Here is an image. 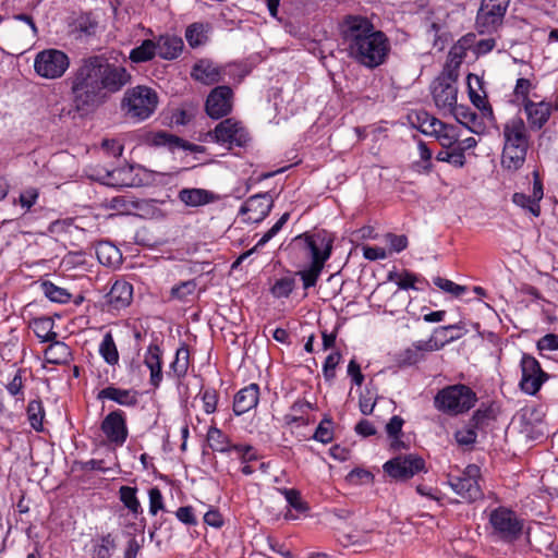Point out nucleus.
<instances>
[{"mask_svg":"<svg viewBox=\"0 0 558 558\" xmlns=\"http://www.w3.org/2000/svg\"><path fill=\"white\" fill-rule=\"evenodd\" d=\"M126 68L110 62L102 56H92L66 78L74 109L82 114L90 113L102 106L113 94L131 83Z\"/></svg>","mask_w":558,"mask_h":558,"instance_id":"f257e3e1","label":"nucleus"},{"mask_svg":"<svg viewBox=\"0 0 558 558\" xmlns=\"http://www.w3.org/2000/svg\"><path fill=\"white\" fill-rule=\"evenodd\" d=\"M340 33L349 56L360 64L374 69L386 61L390 41L384 32L375 28L368 17L356 14L344 16Z\"/></svg>","mask_w":558,"mask_h":558,"instance_id":"f03ea898","label":"nucleus"},{"mask_svg":"<svg viewBox=\"0 0 558 558\" xmlns=\"http://www.w3.org/2000/svg\"><path fill=\"white\" fill-rule=\"evenodd\" d=\"M502 150L500 165L504 170L515 172L523 167L531 146L530 130L521 117L508 119L501 130Z\"/></svg>","mask_w":558,"mask_h":558,"instance_id":"7ed1b4c3","label":"nucleus"},{"mask_svg":"<svg viewBox=\"0 0 558 558\" xmlns=\"http://www.w3.org/2000/svg\"><path fill=\"white\" fill-rule=\"evenodd\" d=\"M476 401V393L470 387L456 384L440 389L434 398V405L448 415H459L471 410Z\"/></svg>","mask_w":558,"mask_h":558,"instance_id":"20e7f679","label":"nucleus"},{"mask_svg":"<svg viewBox=\"0 0 558 558\" xmlns=\"http://www.w3.org/2000/svg\"><path fill=\"white\" fill-rule=\"evenodd\" d=\"M158 96L147 86L138 85L125 92L121 101V108L125 113L138 121L146 120L156 110Z\"/></svg>","mask_w":558,"mask_h":558,"instance_id":"39448f33","label":"nucleus"},{"mask_svg":"<svg viewBox=\"0 0 558 558\" xmlns=\"http://www.w3.org/2000/svg\"><path fill=\"white\" fill-rule=\"evenodd\" d=\"M510 0H482L478 8L475 27L480 34H494L504 24Z\"/></svg>","mask_w":558,"mask_h":558,"instance_id":"423d86ee","label":"nucleus"},{"mask_svg":"<svg viewBox=\"0 0 558 558\" xmlns=\"http://www.w3.org/2000/svg\"><path fill=\"white\" fill-rule=\"evenodd\" d=\"M207 136L218 144L228 145L229 148L244 147L250 141V134L243 123L232 118L220 121Z\"/></svg>","mask_w":558,"mask_h":558,"instance_id":"0eeeda50","label":"nucleus"},{"mask_svg":"<svg viewBox=\"0 0 558 558\" xmlns=\"http://www.w3.org/2000/svg\"><path fill=\"white\" fill-rule=\"evenodd\" d=\"M69 57L58 49H46L37 53L34 61L36 73L45 78H59L69 69Z\"/></svg>","mask_w":558,"mask_h":558,"instance_id":"6e6552de","label":"nucleus"},{"mask_svg":"<svg viewBox=\"0 0 558 558\" xmlns=\"http://www.w3.org/2000/svg\"><path fill=\"white\" fill-rule=\"evenodd\" d=\"M481 470L475 464H469L461 475L449 476V485L462 499L473 502L483 497L478 483Z\"/></svg>","mask_w":558,"mask_h":558,"instance_id":"1a4fd4ad","label":"nucleus"},{"mask_svg":"<svg viewBox=\"0 0 558 558\" xmlns=\"http://www.w3.org/2000/svg\"><path fill=\"white\" fill-rule=\"evenodd\" d=\"M383 469L396 481H408L420 472H426L425 461L417 454H400L387 461Z\"/></svg>","mask_w":558,"mask_h":558,"instance_id":"9d476101","label":"nucleus"},{"mask_svg":"<svg viewBox=\"0 0 558 558\" xmlns=\"http://www.w3.org/2000/svg\"><path fill=\"white\" fill-rule=\"evenodd\" d=\"M489 523L495 534L504 541L518 538L523 527L517 514L506 507L494 509L489 514Z\"/></svg>","mask_w":558,"mask_h":558,"instance_id":"9b49d317","label":"nucleus"},{"mask_svg":"<svg viewBox=\"0 0 558 558\" xmlns=\"http://www.w3.org/2000/svg\"><path fill=\"white\" fill-rule=\"evenodd\" d=\"M302 244L303 251L312 258V263L325 266L332 252V239L325 231L313 234L304 233L295 239Z\"/></svg>","mask_w":558,"mask_h":558,"instance_id":"f8f14e48","label":"nucleus"},{"mask_svg":"<svg viewBox=\"0 0 558 558\" xmlns=\"http://www.w3.org/2000/svg\"><path fill=\"white\" fill-rule=\"evenodd\" d=\"M135 167L124 166L114 169L97 167L93 178L100 183L113 187H133L142 184V179L134 173Z\"/></svg>","mask_w":558,"mask_h":558,"instance_id":"ddd939ff","label":"nucleus"},{"mask_svg":"<svg viewBox=\"0 0 558 558\" xmlns=\"http://www.w3.org/2000/svg\"><path fill=\"white\" fill-rule=\"evenodd\" d=\"M435 105L445 114L454 110L457 104L458 87L456 78L451 74L439 76L432 88Z\"/></svg>","mask_w":558,"mask_h":558,"instance_id":"4468645a","label":"nucleus"},{"mask_svg":"<svg viewBox=\"0 0 558 558\" xmlns=\"http://www.w3.org/2000/svg\"><path fill=\"white\" fill-rule=\"evenodd\" d=\"M520 365L522 372L521 390L529 395H535L547 379V374L543 372L538 361L529 354L522 355Z\"/></svg>","mask_w":558,"mask_h":558,"instance_id":"2eb2a0df","label":"nucleus"},{"mask_svg":"<svg viewBox=\"0 0 558 558\" xmlns=\"http://www.w3.org/2000/svg\"><path fill=\"white\" fill-rule=\"evenodd\" d=\"M100 429L109 445L122 447L129 436L126 417L123 411L114 410L108 413L101 422Z\"/></svg>","mask_w":558,"mask_h":558,"instance_id":"dca6fc26","label":"nucleus"},{"mask_svg":"<svg viewBox=\"0 0 558 558\" xmlns=\"http://www.w3.org/2000/svg\"><path fill=\"white\" fill-rule=\"evenodd\" d=\"M233 107V90L227 85L215 87L207 96L205 109L213 119L228 116Z\"/></svg>","mask_w":558,"mask_h":558,"instance_id":"f3484780","label":"nucleus"},{"mask_svg":"<svg viewBox=\"0 0 558 558\" xmlns=\"http://www.w3.org/2000/svg\"><path fill=\"white\" fill-rule=\"evenodd\" d=\"M274 201L268 193L256 194L246 199L240 214L245 216V222L257 223L268 216Z\"/></svg>","mask_w":558,"mask_h":558,"instance_id":"a211bd4d","label":"nucleus"},{"mask_svg":"<svg viewBox=\"0 0 558 558\" xmlns=\"http://www.w3.org/2000/svg\"><path fill=\"white\" fill-rule=\"evenodd\" d=\"M147 142L151 146L167 147L171 151H174L175 149H184V150H190L192 153H202L204 149L199 145L189 143L181 137L170 134L165 131H158V132L151 133L147 137Z\"/></svg>","mask_w":558,"mask_h":558,"instance_id":"6ab92c4d","label":"nucleus"},{"mask_svg":"<svg viewBox=\"0 0 558 558\" xmlns=\"http://www.w3.org/2000/svg\"><path fill=\"white\" fill-rule=\"evenodd\" d=\"M527 119V128L531 131L541 130L549 120L551 114V105L546 101L535 102L527 100L523 105Z\"/></svg>","mask_w":558,"mask_h":558,"instance_id":"aec40b11","label":"nucleus"},{"mask_svg":"<svg viewBox=\"0 0 558 558\" xmlns=\"http://www.w3.org/2000/svg\"><path fill=\"white\" fill-rule=\"evenodd\" d=\"M133 298V287L124 280H117L106 294L107 304L112 310H121L129 306Z\"/></svg>","mask_w":558,"mask_h":558,"instance_id":"412c9836","label":"nucleus"},{"mask_svg":"<svg viewBox=\"0 0 558 558\" xmlns=\"http://www.w3.org/2000/svg\"><path fill=\"white\" fill-rule=\"evenodd\" d=\"M97 399L111 400L123 407H135L138 403V392L135 389L108 386L98 392Z\"/></svg>","mask_w":558,"mask_h":558,"instance_id":"4be33fe9","label":"nucleus"},{"mask_svg":"<svg viewBox=\"0 0 558 558\" xmlns=\"http://www.w3.org/2000/svg\"><path fill=\"white\" fill-rule=\"evenodd\" d=\"M162 352L157 343H150L144 355V364L150 371L149 383L158 388L162 380Z\"/></svg>","mask_w":558,"mask_h":558,"instance_id":"5701e85b","label":"nucleus"},{"mask_svg":"<svg viewBox=\"0 0 558 558\" xmlns=\"http://www.w3.org/2000/svg\"><path fill=\"white\" fill-rule=\"evenodd\" d=\"M259 399V387L257 384H251L241 389L233 400V411L236 415H242L254 409Z\"/></svg>","mask_w":558,"mask_h":558,"instance_id":"b1692460","label":"nucleus"},{"mask_svg":"<svg viewBox=\"0 0 558 558\" xmlns=\"http://www.w3.org/2000/svg\"><path fill=\"white\" fill-rule=\"evenodd\" d=\"M156 56H159L163 60L177 59L184 47L181 37L174 35H160L155 41Z\"/></svg>","mask_w":558,"mask_h":558,"instance_id":"393cba45","label":"nucleus"},{"mask_svg":"<svg viewBox=\"0 0 558 558\" xmlns=\"http://www.w3.org/2000/svg\"><path fill=\"white\" fill-rule=\"evenodd\" d=\"M430 120V130H422L425 134L435 135L439 141L440 145L446 148L454 147L458 142V134L453 125H449L438 120L437 118Z\"/></svg>","mask_w":558,"mask_h":558,"instance_id":"a878e982","label":"nucleus"},{"mask_svg":"<svg viewBox=\"0 0 558 558\" xmlns=\"http://www.w3.org/2000/svg\"><path fill=\"white\" fill-rule=\"evenodd\" d=\"M191 76L203 84L211 85L222 80V71L209 60H199L194 64Z\"/></svg>","mask_w":558,"mask_h":558,"instance_id":"bb28decb","label":"nucleus"},{"mask_svg":"<svg viewBox=\"0 0 558 558\" xmlns=\"http://www.w3.org/2000/svg\"><path fill=\"white\" fill-rule=\"evenodd\" d=\"M178 197L183 204L190 207L204 206L219 199V196L214 192L196 187L182 189Z\"/></svg>","mask_w":558,"mask_h":558,"instance_id":"cd10ccee","label":"nucleus"},{"mask_svg":"<svg viewBox=\"0 0 558 558\" xmlns=\"http://www.w3.org/2000/svg\"><path fill=\"white\" fill-rule=\"evenodd\" d=\"M456 328V325H448L435 328L433 335L422 345L425 347L426 349H429L430 351H438L442 349L447 343L458 338V336L451 333V331Z\"/></svg>","mask_w":558,"mask_h":558,"instance_id":"c85d7f7f","label":"nucleus"},{"mask_svg":"<svg viewBox=\"0 0 558 558\" xmlns=\"http://www.w3.org/2000/svg\"><path fill=\"white\" fill-rule=\"evenodd\" d=\"M44 355L47 363L54 365L65 364L72 356L70 347L57 339L50 341Z\"/></svg>","mask_w":558,"mask_h":558,"instance_id":"c756f323","label":"nucleus"},{"mask_svg":"<svg viewBox=\"0 0 558 558\" xmlns=\"http://www.w3.org/2000/svg\"><path fill=\"white\" fill-rule=\"evenodd\" d=\"M314 405L305 400H296L290 408V412L283 416V421L287 425L310 424L308 417H305L308 411L313 410Z\"/></svg>","mask_w":558,"mask_h":558,"instance_id":"7c9ffc66","label":"nucleus"},{"mask_svg":"<svg viewBox=\"0 0 558 558\" xmlns=\"http://www.w3.org/2000/svg\"><path fill=\"white\" fill-rule=\"evenodd\" d=\"M53 320L50 317L34 318L31 327L41 342H50L58 338V333L53 331Z\"/></svg>","mask_w":558,"mask_h":558,"instance_id":"2f4dec72","label":"nucleus"},{"mask_svg":"<svg viewBox=\"0 0 558 558\" xmlns=\"http://www.w3.org/2000/svg\"><path fill=\"white\" fill-rule=\"evenodd\" d=\"M137 488L123 485L119 488V499L130 513L137 518L143 512L141 502L136 496Z\"/></svg>","mask_w":558,"mask_h":558,"instance_id":"473e14b6","label":"nucleus"},{"mask_svg":"<svg viewBox=\"0 0 558 558\" xmlns=\"http://www.w3.org/2000/svg\"><path fill=\"white\" fill-rule=\"evenodd\" d=\"M96 255L100 264L109 267L118 265L121 259L119 248L109 242L98 243Z\"/></svg>","mask_w":558,"mask_h":558,"instance_id":"72a5a7b5","label":"nucleus"},{"mask_svg":"<svg viewBox=\"0 0 558 558\" xmlns=\"http://www.w3.org/2000/svg\"><path fill=\"white\" fill-rule=\"evenodd\" d=\"M189 357L190 352L187 347H180L175 352L174 361L170 364V371L167 373L168 376H173L177 379L183 378L189 369Z\"/></svg>","mask_w":558,"mask_h":558,"instance_id":"f704fd0d","label":"nucleus"},{"mask_svg":"<svg viewBox=\"0 0 558 558\" xmlns=\"http://www.w3.org/2000/svg\"><path fill=\"white\" fill-rule=\"evenodd\" d=\"M155 56V40L145 39L138 47L131 50L129 58L134 63H143L153 60Z\"/></svg>","mask_w":558,"mask_h":558,"instance_id":"c9c22d12","label":"nucleus"},{"mask_svg":"<svg viewBox=\"0 0 558 558\" xmlns=\"http://www.w3.org/2000/svg\"><path fill=\"white\" fill-rule=\"evenodd\" d=\"M107 207L117 210L120 215H130L140 208V203L128 195H120L110 198Z\"/></svg>","mask_w":558,"mask_h":558,"instance_id":"e433bc0d","label":"nucleus"},{"mask_svg":"<svg viewBox=\"0 0 558 558\" xmlns=\"http://www.w3.org/2000/svg\"><path fill=\"white\" fill-rule=\"evenodd\" d=\"M99 354L109 365L113 366L118 364L119 352L111 332L105 333L102 341L99 345Z\"/></svg>","mask_w":558,"mask_h":558,"instance_id":"4c0bfd02","label":"nucleus"},{"mask_svg":"<svg viewBox=\"0 0 558 558\" xmlns=\"http://www.w3.org/2000/svg\"><path fill=\"white\" fill-rule=\"evenodd\" d=\"M27 418L31 426L37 430H43V423L45 417V410L40 400H32L27 405Z\"/></svg>","mask_w":558,"mask_h":558,"instance_id":"58836bf2","label":"nucleus"},{"mask_svg":"<svg viewBox=\"0 0 558 558\" xmlns=\"http://www.w3.org/2000/svg\"><path fill=\"white\" fill-rule=\"evenodd\" d=\"M41 289L44 294L52 302L64 304L71 299V293L66 289L58 287L51 281L41 282Z\"/></svg>","mask_w":558,"mask_h":558,"instance_id":"ea45409f","label":"nucleus"},{"mask_svg":"<svg viewBox=\"0 0 558 558\" xmlns=\"http://www.w3.org/2000/svg\"><path fill=\"white\" fill-rule=\"evenodd\" d=\"M425 341H416L411 348H408L400 354V362L404 365H413L424 357V352H432L422 344Z\"/></svg>","mask_w":558,"mask_h":558,"instance_id":"a19ab883","label":"nucleus"},{"mask_svg":"<svg viewBox=\"0 0 558 558\" xmlns=\"http://www.w3.org/2000/svg\"><path fill=\"white\" fill-rule=\"evenodd\" d=\"M209 446L213 450L219 452L231 451V446L228 437L218 428L210 427L207 434Z\"/></svg>","mask_w":558,"mask_h":558,"instance_id":"79ce46f5","label":"nucleus"},{"mask_svg":"<svg viewBox=\"0 0 558 558\" xmlns=\"http://www.w3.org/2000/svg\"><path fill=\"white\" fill-rule=\"evenodd\" d=\"M323 269L324 266L320 265V263H311V265L307 268L296 272V275L302 280L303 288L305 290L316 286Z\"/></svg>","mask_w":558,"mask_h":558,"instance_id":"37998d69","label":"nucleus"},{"mask_svg":"<svg viewBox=\"0 0 558 558\" xmlns=\"http://www.w3.org/2000/svg\"><path fill=\"white\" fill-rule=\"evenodd\" d=\"M396 279H397L396 283L399 287V289H401V290H408V289L418 290V288L415 287V283L425 281L424 279H420L415 274L410 272L408 270H404L401 274L389 272L388 280L393 281Z\"/></svg>","mask_w":558,"mask_h":558,"instance_id":"c03bdc74","label":"nucleus"},{"mask_svg":"<svg viewBox=\"0 0 558 558\" xmlns=\"http://www.w3.org/2000/svg\"><path fill=\"white\" fill-rule=\"evenodd\" d=\"M116 546V539L111 534L102 536L94 546L93 558H111Z\"/></svg>","mask_w":558,"mask_h":558,"instance_id":"a18cd8bd","label":"nucleus"},{"mask_svg":"<svg viewBox=\"0 0 558 558\" xmlns=\"http://www.w3.org/2000/svg\"><path fill=\"white\" fill-rule=\"evenodd\" d=\"M512 202L530 211L534 217H538L541 215V205L532 195H526L524 193H514L512 195Z\"/></svg>","mask_w":558,"mask_h":558,"instance_id":"49530a36","label":"nucleus"},{"mask_svg":"<svg viewBox=\"0 0 558 558\" xmlns=\"http://www.w3.org/2000/svg\"><path fill=\"white\" fill-rule=\"evenodd\" d=\"M294 287H295L294 278L283 277V278L276 280V282L270 288V292L277 299L288 298L294 290Z\"/></svg>","mask_w":558,"mask_h":558,"instance_id":"de8ad7c7","label":"nucleus"},{"mask_svg":"<svg viewBox=\"0 0 558 558\" xmlns=\"http://www.w3.org/2000/svg\"><path fill=\"white\" fill-rule=\"evenodd\" d=\"M477 427L472 425L471 423H468L462 428L458 429L454 433V439L460 446H473L477 438Z\"/></svg>","mask_w":558,"mask_h":558,"instance_id":"09e8293b","label":"nucleus"},{"mask_svg":"<svg viewBox=\"0 0 558 558\" xmlns=\"http://www.w3.org/2000/svg\"><path fill=\"white\" fill-rule=\"evenodd\" d=\"M185 38L192 48L201 46L205 41L203 24H201V23L191 24L186 28Z\"/></svg>","mask_w":558,"mask_h":558,"instance_id":"8fccbe9b","label":"nucleus"},{"mask_svg":"<svg viewBox=\"0 0 558 558\" xmlns=\"http://www.w3.org/2000/svg\"><path fill=\"white\" fill-rule=\"evenodd\" d=\"M332 421L330 417H325L322 420L319 425L317 426L313 438L323 444H328L332 440L333 433L331 429Z\"/></svg>","mask_w":558,"mask_h":558,"instance_id":"3c124183","label":"nucleus"},{"mask_svg":"<svg viewBox=\"0 0 558 558\" xmlns=\"http://www.w3.org/2000/svg\"><path fill=\"white\" fill-rule=\"evenodd\" d=\"M280 492L284 495L286 500L290 505V507H292L296 511L305 512L308 509L306 502L303 501L299 490L293 488H283Z\"/></svg>","mask_w":558,"mask_h":558,"instance_id":"603ef678","label":"nucleus"},{"mask_svg":"<svg viewBox=\"0 0 558 558\" xmlns=\"http://www.w3.org/2000/svg\"><path fill=\"white\" fill-rule=\"evenodd\" d=\"M341 361V353L340 352H332L330 353L323 365V373L326 380L331 381L336 377V367Z\"/></svg>","mask_w":558,"mask_h":558,"instance_id":"864d4df0","label":"nucleus"},{"mask_svg":"<svg viewBox=\"0 0 558 558\" xmlns=\"http://www.w3.org/2000/svg\"><path fill=\"white\" fill-rule=\"evenodd\" d=\"M196 287L195 280H187L172 287L170 293L173 299L184 300L186 296L194 293Z\"/></svg>","mask_w":558,"mask_h":558,"instance_id":"5fc2aeb1","label":"nucleus"},{"mask_svg":"<svg viewBox=\"0 0 558 558\" xmlns=\"http://www.w3.org/2000/svg\"><path fill=\"white\" fill-rule=\"evenodd\" d=\"M434 284L445 292L451 293L456 296H460L466 291L464 286L457 284L453 281L441 277L434 278Z\"/></svg>","mask_w":558,"mask_h":558,"instance_id":"6e6d98bb","label":"nucleus"},{"mask_svg":"<svg viewBox=\"0 0 558 558\" xmlns=\"http://www.w3.org/2000/svg\"><path fill=\"white\" fill-rule=\"evenodd\" d=\"M471 102L483 113L484 117H493V109L486 100V96L478 95L472 87H470Z\"/></svg>","mask_w":558,"mask_h":558,"instance_id":"4d7b16f0","label":"nucleus"},{"mask_svg":"<svg viewBox=\"0 0 558 558\" xmlns=\"http://www.w3.org/2000/svg\"><path fill=\"white\" fill-rule=\"evenodd\" d=\"M149 497V513L156 515L158 511L163 510V497L158 487H153L148 490Z\"/></svg>","mask_w":558,"mask_h":558,"instance_id":"13d9d810","label":"nucleus"},{"mask_svg":"<svg viewBox=\"0 0 558 558\" xmlns=\"http://www.w3.org/2000/svg\"><path fill=\"white\" fill-rule=\"evenodd\" d=\"M73 228L76 229V227L74 226V220L71 218H66L62 220L52 221L48 227V231L51 234L61 235L63 233L71 232V229Z\"/></svg>","mask_w":558,"mask_h":558,"instance_id":"bf43d9fd","label":"nucleus"},{"mask_svg":"<svg viewBox=\"0 0 558 558\" xmlns=\"http://www.w3.org/2000/svg\"><path fill=\"white\" fill-rule=\"evenodd\" d=\"M290 214L284 213L279 220L259 239L257 242V246L265 245L268 241H270L286 225L289 220Z\"/></svg>","mask_w":558,"mask_h":558,"instance_id":"052dcab7","label":"nucleus"},{"mask_svg":"<svg viewBox=\"0 0 558 558\" xmlns=\"http://www.w3.org/2000/svg\"><path fill=\"white\" fill-rule=\"evenodd\" d=\"M202 400L204 403V410L207 414H211L217 409L218 395L215 389H205L202 391Z\"/></svg>","mask_w":558,"mask_h":558,"instance_id":"680f3d73","label":"nucleus"},{"mask_svg":"<svg viewBox=\"0 0 558 558\" xmlns=\"http://www.w3.org/2000/svg\"><path fill=\"white\" fill-rule=\"evenodd\" d=\"M386 241L392 252L400 253L408 246V238L404 234L387 233Z\"/></svg>","mask_w":558,"mask_h":558,"instance_id":"e2e57ef3","label":"nucleus"},{"mask_svg":"<svg viewBox=\"0 0 558 558\" xmlns=\"http://www.w3.org/2000/svg\"><path fill=\"white\" fill-rule=\"evenodd\" d=\"M38 196V190L35 187H29L20 194L19 203L23 208L29 210L32 206H34L37 202Z\"/></svg>","mask_w":558,"mask_h":558,"instance_id":"0e129e2a","label":"nucleus"},{"mask_svg":"<svg viewBox=\"0 0 558 558\" xmlns=\"http://www.w3.org/2000/svg\"><path fill=\"white\" fill-rule=\"evenodd\" d=\"M448 114H452L456 117V119L463 124H466L468 122H472L475 120L476 114L472 112L468 107L465 106H458L454 105L453 111H448Z\"/></svg>","mask_w":558,"mask_h":558,"instance_id":"69168bd1","label":"nucleus"},{"mask_svg":"<svg viewBox=\"0 0 558 558\" xmlns=\"http://www.w3.org/2000/svg\"><path fill=\"white\" fill-rule=\"evenodd\" d=\"M231 451H235L242 462L253 461L257 459L256 451L252 446L248 445H232Z\"/></svg>","mask_w":558,"mask_h":558,"instance_id":"338daca9","label":"nucleus"},{"mask_svg":"<svg viewBox=\"0 0 558 558\" xmlns=\"http://www.w3.org/2000/svg\"><path fill=\"white\" fill-rule=\"evenodd\" d=\"M376 400L371 391H366L360 396L359 405L360 410L364 415L372 414Z\"/></svg>","mask_w":558,"mask_h":558,"instance_id":"774afa93","label":"nucleus"}]
</instances>
